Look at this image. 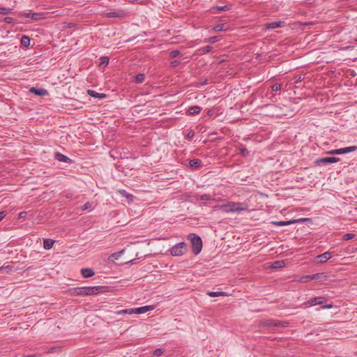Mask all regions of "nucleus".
Instances as JSON below:
<instances>
[{
    "label": "nucleus",
    "mask_w": 357,
    "mask_h": 357,
    "mask_svg": "<svg viewBox=\"0 0 357 357\" xmlns=\"http://www.w3.org/2000/svg\"><path fill=\"white\" fill-rule=\"evenodd\" d=\"M284 266V262L283 261H276L273 262L272 267L273 268H279L283 267Z\"/></svg>",
    "instance_id": "7c9ffc66"
},
{
    "label": "nucleus",
    "mask_w": 357,
    "mask_h": 357,
    "mask_svg": "<svg viewBox=\"0 0 357 357\" xmlns=\"http://www.w3.org/2000/svg\"><path fill=\"white\" fill-rule=\"evenodd\" d=\"M13 21V18L10 17H6L4 19V22L6 23H11Z\"/></svg>",
    "instance_id": "a18cd8bd"
},
{
    "label": "nucleus",
    "mask_w": 357,
    "mask_h": 357,
    "mask_svg": "<svg viewBox=\"0 0 357 357\" xmlns=\"http://www.w3.org/2000/svg\"><path fill=\"white\" fill-rule=\"evenodd\" d=\"M162 353H163L162 349H156L154 351V352H153V355L154 356H160Z\"/></svg>",
    "instance_id": "37998d69"
},
{
    "label": "nucleus",
    "mask_w": 357,
    "mask_h": 357,
    "mask_svg": "<svg viewBox=\"0 0 357 357\" xmlns=\"http://www.w3.org/2000/svg\"><path fill=\"white\" fill-rule=\"evenodd\" d=\"M285 25V22L284 21H276V22H272L270 23H268L265 25L266 29H275L279 27H283Z\"/></svg>",
    "instance_id": "f8f14e48"
},
{
    "label": "nucleus",
    "mask_w": 357,
    "mask_h": 357,
    "mask_svg": "<svg viewBox=\"0 0 357 357\" xmlns=\"http://www.w3.org/2000/svg\"><path fill=\"white\" fill-rule=\"evenodd\" d=\"M190 236L192 251L195 255H197L201 252L202 248V239L199 236H197L193 234H191Z\"/></svg>",
    "instance_id": "f03ea898"
},
{
    "label": "nucleus",
    "mask_w": 357,
    "mask_h": 357,
    "mask_svg": "<svg viewBox=\"0 0 357 357\" xmlns=\"http://www.w3.org/2000/svg\"><path fill=\"white\" fill-rule=\"evenodd\" d=\"M6 270L7 272L12 270V267L10 266H3L0 267V271Z\"/></svg>",
    "instance_id": "79ce46f5"
},
{
    "label": "nucleus",
    "mask_w": 357,
    "mask_h": 357,
    "mask_svg": "<svg viewBox=\"0 0 357 357\" xmlns=\"http://www.w3.org/2000/svg\"><path fill=\"white\" fill-rule=\"evenodd\" d=\"M220 40L218 36H213L204 40L205 43H215Z\"/></svg>",
    "instance_id": "473e14b6"
},
{
    "label": "nucleus",
    "mask_w": 357,
    "mask_h": 357,
    "mask_svg": "<svg viewBox=\"0 0 357 357\" xmlns=\"http://www.w3.org/2000/svg\"><path fill=\"white\" fill-rule=\"evenodd\" d=\"M55 158L57 160H59L60 162H70L71 161V160L68 157H67L60 153H55Z\"/></svg>",
    "instance_id": "a211bd4d"
},
{
    "label": "nucleus",
    "mask_w": 357,
    "mask_h": 357,
    "mask_svg": "<svg viewBox=\"0 0 357 357\" xmlns=\"http://www.w3.org/2000/svg\"><path fill=\"white\" fill-rule=\"evenodd\" d=\"M241 153L243 155H245L248 153V151L246 149H241Z\"/></svg>",
    "instance_id": "3c124183"
},
{
    "label": "nucleus",
    "mask_w": 357,
    "mask_h": 357,
    "mask_svg": "<svg viewBox=\"0 0 357 357\" xmlns=\"http://www.w3.org/2000/svg\"><path fill=\"white\" fill-rule=\"evenodd\" d=\"M327 301V298L325 297L319 296V297H314L307 302H305L303 305L306 306H314L316 305H321Z\"/></svg>",
    "instance_id": "423d86ee"
},
{
    "label": "nucleus",
    "mask_w": 357,
    "mask_h": 357,
    "mask_svg": "<svg viewBox=\"0 0 357 357\" xmlns=\"http://www.w3.org/2000/svg\"><path fill=\"white\" fill-rule=\"evenodd\" d=\"M81 273L84 278H88L93 276L95 275V272L91 268H82L81 270Z\"/></svg>",
    "instance_id": "f3484780"
},
{
    "label": "nucleus",
    "mask_w": 357,
    "mask_h": 357,
    "mask_svg": "<svg viewBox=\"0 0 357 357\" xmlns=\"http://www.w3.org/2000/svg\"><path fill=\"white\" fill-rule=\"evenodd\" d=\"M201 107L199 106H192L190 107L188 109V112L191 115L197 114L200 112Z\"/></svg>",
    "instance_id": "4be33fe9"
},
{
    "label": "nucleus",
    "mask_w": 357,
    "mask_h": 357,
    "mask_svg": "<svg viewBox=\"0 0 357 357\" xmlns=\"http://www.w3.org/2000/svg\"><path fill=\"white\" fill-rule=\"evenodd\" d=\"M29 92L31 93H33L35 95L39 96H47L48 94V92L46 89H36L35 87H31L29 89Z\"/></svg>",
    "instance_id": "2eb2a0df"
},
{
    "label": "nucleus",
    "mask_w": 357,
    "mask_h": 357,
    "mask_svg": "<svg viewBox=\"0 0 357 357\" xmlns=\"http://www.w3.org/2000/svg\"><path fill=\"white\" fill-rule=\"evenodd\" d=\"M21 44L25 47H27L30 45V38L26 36H23L21 38Z\"/></svg>",
    "instance_id": "393cba45"
},
{
    "label": "nucleus",
    "mask_w": 357,
    "mask_h": 357,
    "mask_svg": "<svg viewBox=\"0 0 357 357\" xmlns=\"http://www.w3.org/2000/svg\"><path fill=\"white\" fill-rule=\"evenodd\" d=\"M357 149V146H349L345 148H341L338 149H333L331 151H329L328 152V154L331 155H340V154H344L348 153L352 151H354Z\"/></svg>",
    "instance_id": "20e7f679"
},
{
    "label": "nucleus",
    "mask_w": 357,
    "mask_h": 357,
    "mask_svg": "<svg viewBox=\"0 0 357 357\" xmlns=\"http://www.w3.org/2000/svg\"><path fill=\"white\" fill-rule=\"evenodd\" d=\"M172 66L173 67H176L177 66H178L180 64V61H177V60H175V61H173L172 63H171Z\"/></svg>",
    "instance_id": "49530a36"
},
{
    "label": "nucleus",
    "mask_w": 357,
    "mask_h": 357,
    "mask_svg": "<svg viewBox=\"0 0 357 357\" xmlns=\"http://www.w3.org/2000/svg\"><path fill=\"white\" fill-rule=\"evenodd\" d=\"M340 159L339 158H336V157H326V158H321L317 159L314 162V163L317 165H328L330 163L337 162L340 161Z\"/></svg>",
    "instance_id": "39448f33"
},
{
    "label": "nucleus",
    "mask_w": 357,
    "mask_h": 357,
    "mask_svg": "<svg viewBox=\"0 0 357 357\" xmlns=\"http://www.w3.org/2000/svg\"><path fill=\"white\" fill-rule=\"evenodd\" d=\"M281 89V84L279 83H275L272 86V91H278Z\"/></svg>",
    "instance_id": "e433bc0d"
},
{
    "label": "nucleus",
    "mask_w": 357,
    "mask_h": 357,
    "mask_svg": "<svg viewBox=\"0 0 357 357\" xmlns=\"http://www.w3.org/2000/svg\"><path fill=\"white\" fill-rule=\"evenodd\" d=\"M219 207L225 213H239L246 209L242 207V204L239 202H230L227 204L221 205Z\"/></svg>",
    "instance_id": "f257e3e1"
},
{
    "label": "nucleus",
    "mask_w": 357,
    "mask_h": 357,
    "mask_svg": "<svg viewBox=\"0 0 357 357\" xmlns=\"http://www.w3.org/2000/svg\"><path fill=\"white\" fill-rule=\"evenodd\" d=\"M227 29L225 24H218L213 27L215 31H226Z\"/></svg>",
    "instance_id": "cd10ccee"
},
{
    "label": "nucleus",
    "mask_w": 357,
    "mask_h": 357,
    "mask_svg": "<svg viewBox=\"0 0 357 357\" xmlns=\"http://www.w3.org/2000/svg\"><path fill=\"white\" fill-rule=\"evenodd\" d=\"M202 161L199 159H192L190 160V166L192 168H198L201 166Z\"/></svg>",
    "instance_id": "5701e85b"
},
{
    "label": "nucleus",
    "mask_w": 357,
    "mask_h": 357,
    "mask_svg": "<svg viewBox=\"0 0 357 357\" xmlns=\"http://www.w3.org/2000/svg\"><path fill=\"white\" fill-rule=\"evenodd\" d=\"M6 216V212L1 211L0 212V221Z\"/></svg>",
    "instance_id": "8fccbe9b"
},
{
    "label": "nucleus",
    "mask_w": 357,
    "mask_h": 357,
    "mask_svg": "<svg viewBox=\"0 0 357 357\" xmlns=\"http://www.w3.org/2000/svg\"><path fill=\"white\" fill-rule=\"evenodd\" d=\"M73 293L77 296H86L85 294V287H78L73 289Z\"/></svg>",
    "instance_id": "b1692460"
},
{
    "label": "nucleus",
    "mask_w": 357,
    "mask_h": 357,
    "mask_svg": "<svg viewBox=\"0 0 357 357\" xmlns=\"http://www.w3.org/2000/svg\"><path fill=\"white\" fill-rule=\"evenodd\" d=\"M333 307L332 304H328L321 307L322 309H330Z\"/></svg>",
    "instance_id": "09e8293b"
},
{
    "label": "nucleus",
    "mask_w": 357,
    "mask_h": 357,
    "mask_svg": "<svg viewBox=\"0 0 357 357\" xmlns=\"http://www.w3.org/2000/svg\"><path fill=\"white\" fill-rule=\"evenodd\" d=\"M11 9L7 8H0V14L7 15L10 13Z\"/></svg>",
    "instance_id": "c9c22d12"
},
{
    "label": "nucleus",
    "mask_w": 357,
    "mask_h": 357,
    "mask_svg": "<svg viewBox=\"0 0 357 357\" xmlns=\"http://www.w3.org/2000/svg\"><path fill=\"white\" fill-rule=\"evenodd\" d=\"M180 52L178 50H174L170 52V56L172 58H175L179 55Z\"/></svg>",
    "instance_id": "a19ab883"
},
{
    "label": "nucleus",
    "mask_w": 357,
    "mask_h": 357,
    "mask_svg": "<svg viewBox=\"0 0 357 357\" xmlns=\"http://www.w3.org/2000/svg\"><path fill=\"white\" fill-rule=\"evenodd\" d=\"M332 257V255L330 252H326L317 257V263H324Z\"/></svg>",
    "instance_id": "9d476101"
},
{
    "label": "nucleus",
    "mask_w": 357,
    "mask_h": 357,
    "mask_svg": "<svg viewBox=\"0 0 357 357\" xmlns=\"http://www.w3.org/2000/svg\"><path fill=\"white\" fill-rule=\"evenodd\" d=\"M105 15L107 17H119V18H121V17H123L126 15V13L123 10H118V11H114V12L107 13L105 14Z\"/></svg>",
    "instance_id": "dca6fc26"
},
{
    "label": "nucleus",
    "mask_w": 357,
    "mask_h": 357,
    "mask_svg": "<svg viewBox=\"0 0 357 357\" xmlns=\"http://www.w3.org/2000/svg\"><path fill=\"white\" fill-rule=\"evenodd\" d=\"M154 309L153 305H146L140 307L134 308L135 314H144L147 312L151 311Z\"/></svg>",
    "instance_id": "4468645a"
},
{
    "label": "nucleus",
    "mask_w": 357,
    "mask_h": 357,
    "mask_svg": "<svg viewBox=\"0 0 357 357\" xmlns=\"http://www.w3.org/2000/svg\"><path fill=\"white\" fill-rule=\"evenodd\" d=\"M91 206V203H89V202H86V204H84L83 205V206L82 207V211H85V210H86V209L89 208Z\"/></svg>",
    "instance_id": "c03bdc74"
},
{
    "label": "nucleus",
    "mask_w": 357,
    "mask_h": 357,
    "mask_svg": "<svg viewBox=\"0 0 357 357\" xmlns=\"http://www.w3.org/2000/svg\"><path fill=\"white\" fill-rule=\"evenodd\" d=\"M355 234H346L343 236V239L345 241H349L354 238Z\"/></svg>",
    "instance_id": "4c0bfd02"
},
{
    "label": "nucleus",
    "mask_w": 357,
    "mask_h": 357,
    "mask_svg": "<svg viewBox=\"0 0 357 357\" xmlns=\"http://www.w3.org/2000/svg\"><path fill=\"white\" fill-rule=\"evenodd\" d=\"M193 137H194V132L192 131L189 132L187 135V138L189 139H192Z\"/></svg>",
    "instance_id": "de8ad7c7"
},
{
    "label": "nucleus",
    "mask_w": 357,
    "mask_h": 357,
    "mask_svg": "<svg viewBox=\"0 0 357 357\" xmlns=\"http://www.w3.org/2000/svg\"><path fill=\"white\" fill-rule=\"evenodd\" d=\"M319 274H314V275H303L301 277L299 278L298 280H297L298 282H306L309 280H318L319 279Z\"/></svg>",
    "instance_id": "9b49d317"
},
{
    "label": "nucleus",
    "mask_w": 357,
    "mask_h": 357,
    "mask_svg": "<svg viewBox=\"0 0 357 357\" xmlns=\"http://www.w3.org/2000/svg\"><path fill=\"white\" fill-rule=\"evenodd\" d=\"M356 40H357V39H356Z\"/></svg>",
    "instance_id": "864d4df0"
},
{
    "label": "nucleus",
    "mask_w": 357,
    "mask_h": 357,
    "mask_svg": "<svg viewBox=\"0 0 357 357\" xmlns=\"http://www.w3.org/2000/svg\"><path fill=\"white\" fill-rule=\"evenodd\" d=\"M212 49H213V47L207 45V46L202 47L199 50L202 51V52L203 54H206V53L211 52L212 50Z\"/></svg>",
    "instance_id": "72a5a7b5"
},
{
    "label": "nucleus",
    "mask_w": 357,
    "mask_h": 357,
    "mask_svg": "<svg viewBox=\"0 0 357 357\" xmlns=\"http://www.w3.org/2000/svg\"><path fill=\"white\" fill-rule=\"evenodd\" d=\"M25 17H29L33 20L38 21L45 18V14L43 13H26L23 15Z\"/></svg>",
    "instance_id": "6e6552de"
},
{
    "label": "nucleus",
    "mask_w": 357,
    "mask_h": 357,
    "mask_svg": "<svg viewBox=\"0 0 357 357\" xmlns=\"http://www.w3.org/2000/svg\"><path fill=\"white\" fill-rule=\"evenodd\" d=\"M303 220V219L293 220H289V221H273V222H272V224L273 225H276V226H286V225H289L291 224L296 223L298 222H302Z\"/></svg>",
    "instance_id": "ddd939ff"
},
{
    "label": "nucleus",
    "mask_w": 357,
    "mask_h": 357,
    "mask_svg": "<svg viewBox=\"0 0 357 357\" xmlns=\"http://www.w3.org/2000/svg\"><path fill=\"white\" fill-rule=\"evenodd\" d=\"M196 199H197V200H204V201H206V200H210L211 199V196L209 195L204 194V195H197V196H196Z\"/></svg>",
    "instance_id": "2f4dec72"
},
{
    "label": "nucleus",
    "mask_w": 357,
    "mask_h": 357,
    "mask_svg": "<svg viewBox=\"0 0 357 357\" xmlns=\"http://www.w3.org/2000/svg\"><path fill=\"white\" fill-rule=\"evenodd\" d=\"M104 287H85L86 296L96 295L102 291Z\"/></svg>",
    "instance_id": "0eeeda50"
},
{
    "label": "nucleus",
    "mask_w": 357,
    "mask_h": 357,
    "mask_svg": "<svg viewBox=\"0 0 357 357\" xmlns=\"http://www.w3.org/2000/svg\"><path fill=\"white\" fill-rule=\"evenodd\" d=\"M185 250L186 244L183 242H181L174 245L170 249V253L172 256H181L184 254Z\"/></svg>",
    "instance_id": "7ed1b4c3"
},
{
    "label": "nucleus",
    "mask_w": 357,
    "mask_h": 357,
    "mask_svg": "<svg viewBox=\"0 0 357 357\" xmlns=\"http://www.w3.org/2000/svg\"><path fill=\"white\" fill-rule=\"evenodd\" d=\"M28 213L26 211L20 212L18 214V219H24L26 217Z\"/></svg>",
    "instance_id": "ea45409f"
},
{
    "label": "nucleus",
    "mask_w": 357,
    "mask_h": 357,
    "mask_svg": "<svg viewBox=\"0 0 357 357\" xmlns=\"http://www.w3.org/2000/svg\"><path fill=\"white\" fill-rule=\"evenodd\" d=\"M109 63V58L106 56H102L100 58V65L106 66Z\"/></svg>",
    "instance_id": "f704fd0d"
},
{
    "label": "nucleus",
    "mask_w": 357,
    "mask_h": 357,
    "mask_svg": "<svg viewBox=\"0 0 357 357\" xmlns=\"http://www.w3.org/2000/svg\"><path fill=\"white\" fill-rule=\"evenodd\" d=\"M145 76L144 74H138L134 77L135 82L137 83H142L144 82Z\"/></svg>",
    "instance_id": "c85d7f7f"
},
{
    "label": "nucleus",
    "mask_w": 357,
    "mask_h": 357,
    "mask_svg": "<svg viewBox=\"0 0 357 357\" xmlns=\"http://www.w3.org/2000/svg\"><path fill=\"white\" fill-rule=\"evenodd\" d=\"M264 325L265 326H277V327L282 326V327H284V326H287V323L282 322V321H276V320H273V319H270V320H267L266 321H265L264 323Z\"/></svg>",
    "instance_id": "1a4fd4ad"
},
{
    "label": "nucleus",
    "mask_w": 357,
    "mask_h": 357,
    "mask_svg": "<svg viewBox=\"0 0 357 357\" xmlns=\"http://www.w3.org/2000/svg\"><path fill=\"white\" fill-rule=\"evenodd\" d=\"M207 294L211 297H217L227 295L224 291H210L208 292Z\"/></svg>",
    "instance_id": "a878e982"
},
{
    "label": "nucleus",
    "mask_w": 357,
    "mask_h": 357,
    "mask_svg": "<svg viewBox=\"0 0 357 357\" xmlns=\"http://www.w3.org/2000/svg\"><path fill=\"white\" fill-rule=\"evenodd\" d=\"M24 357H41V355H39V354H34V355H29V356H26Z\"/></svg>",
    "instance_id": "603ef678"
},
{
    "label": "nucleus",
    "mask_w": 357,
    "mask_h": 357,
    "mask_svg": "<svg viewBox=\"0 0 357 357\" xmlns=\"http://www.w3.org/2000/svg\"><path fill=\"white\" fill-rule=\"evenodd\" d=\"M217 9L219 11L229 10L230 9V6L226 5V6H218Z\"/></svg>",
    "instance_id": "58836bf2"
},
{
    "label": "nucleus",
    "mask_w": 357,
    "mask_h": 357,
    "mask_svg": "<svg viewBox=\"0 0 357 357\" xmlns=\"http://www.w3.org/2000/svg\"><path fill=\"white\" fill-rule=\"evenodd\" d=\"M116 314H132L135 313V311H134V308H131V309L119 310V311L116 312Z\"/></svg>",
    "instance_id": "c756f323"
},
{
    "label": "nucleus",
    "mask_w": 357,
    "mask_h": 357,
    "mask_svg": "<svg viewBox=\"0 0 357 357\" xmlns=\"http://www.w3.org/2000/svg\"><path fill=\"white\" fill-rule=\"evenodd\" d=\"M123 251L124 250H121L120 252H117L113 253L112 255H111L109 257V259H110L112 261L117 260L121 257V255H122Z\"/></svg>",
    "instance_id": "bb28decb"
},
{
    "label": "nucleus",
    "mask_w": 357,
    "mask_h": 357,
    "mask_svg": "<svg viewBox=\"0 0 357 357\" xmlns=\"http://www.w3.org/2000/svg\"><path fill=\"white\" fill-rule=\"evenodd\" d=\"M88 94L93 98H104L106 97V94L105 93H99L93 90H88L87 91Z\"/></svg>",
    "instance_id": "aec40b11"
},
{
    "label": "nucleus",
    "mask_w": 357,
    "mask_h": 357,
    "mask_svg": "<svg viewBox=\"0 0 357 357\" xmlns=\"http://www.w3.org/2000/svg\"><path fill=\"white\" fill-rule=\"evenodd\" d=\"M119 192L122 197H125L127 199L128 202H132L134 200V196L125 190H121Z\"/></svg>",
    "instance_id": "6ab92c4d"
},
{
    "label": "nucleus",
    "mask_w": 357,
    "mask_h": 357,
    "mask_svg": "<svg viewBox=\"0 0 357 357\" xmlns=\"http://www.w3.org/2000/svg\"><path fill=\"white\" fill-rule=\"evenodd\" d=\"M54 241L52 239L50 238H45L43 241V248L45 250H50L52 248L54 245Z\"/></svg>",
    "instance_id": "412c9836"
}]
</instances>
